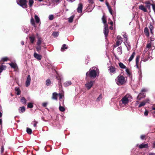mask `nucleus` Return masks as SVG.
<instances>
[{
  "mask_svg": "<svg viewBox=\"0 0 155 155\" xmlns=\"http://www.w3.org/2000/svg\"><path fill=\"white\" fill-rule=\"evenodd\" d=\"M8 60V58L7 57L3 58L2 59V61H6Z\"/></svg>",
  "mask_w": 155,
  "mask_h": 155,
  "instance_id": "49",
  "label": "nucleus"
},
{
  "mask_svg": "<svg viewBox=\"0 0 155 155\" xmlns=\"http://www.w3.org/2000/svg\"><path fill=\"white\" fill-rule=\"evenodd\" d=\"M108 71L109 72L111 75L114 74L116 73V69L114 67L110 66L108 67Z\"/></svg>",
  "mask_w": 155,
  "mask_h": 155,
  "instance_id": "7",
  "label": "nucleus"
},
{
  "mask_svg": "<svg viewBox=\"0 0 155 155\" xmlns=\"http://www.w3.org/2000/svg\"><path fill=\"white\" fill-rule=\"evenodd\" d=\"M54 18V16L53 15H50L49 16L48 19L50 20H52Z\"/></svg>",
  "mask_w": 155,
  "mask_h": 155,
  "instance_id": "45",
  "label": "nucleus"
},
{
  "mask_svg": "<svg viewBox=\"0 0 155 155\" xmlns=\"http://www.w3.org/2000/svg\"><path fill=\"white\" fill-rule=\"evenodd\" d=\"M140 56H137L136 58V65L135 66L137 68L139 69V67L138 66V64L139 62Z\"/></svg>",
  "mask_w": 155,
  "mask_h": 155,
  "instance_id": "16",
  "label": "nucleus"
},
{
  "mask_svg": "<svg viewBox=\"0 0 155 155\" xmlns=\"http://www.w3.org/2000/svg\"><path fill=\"white\" fill-rule=\"evenodd\" d=\"M149 147L148 144V143L144 144L143 143L139 146V147L140 149L143 148H147Z\"/></svg>",
  "mask_w": 155,
  "mask_h": 155,
  "instance_id": "14",
  "label": "nucleus"
},
{
  "mask_svg": "<svg viewBox=\"0 0 155 155\" xmlns=\"http://www.w3.org/2000/svg\"><path fill=\"white\" fill-rule=\"evenodd\" d=\"M29 5L30 7H31L34 3L33 0H29Z\"/></svg>",
  "mask_w": 155,
  "mask_h": 155,
  "instance_id": "35",
  "label": "nucleus"
},
{
  "mask_svg": "<svg viewBox=\"0 0 155 155\" xmlns=\"http://www.w3.org/2000/svg\"><path fill=\"white\" fill-rule=\"evenodd\" d=\"M145 135H142L140 136V138L141 139L143 140L144 139V138H145Z\"/></svg>",
  "mask_w": 155,
  "mask_h": 155,
  "instance_id": "57",
  "label": "nucleus"
},
{
  "mask_svg": "<svg viewBox=\"0 0 155 155\" xmlns=\"http://www.w3.org/2000/svg\"><path fill=\"white\" fill-rule=\"evenodd\" d=\"M117 40L116 41V46H115V47L120 45L123 41L122 38L120 35H118L117 36Z\"/></svg>",
  "mask_w": 155,
  "mask_h": 155,
  "instance_id": "8",
  "label": "nucleus"
},
{
  "mask_svg": "<svg viewBox=\"0 0 155 155\" xmlns=\"http://www.w3.org/2000/svg\"><path fill=\"white\" fill-rule=\"evenodd\" d=\"M67 45L65 44H64L63 45L62 47L61 48V50L62 51H63L64 49H67Z\"/></svg>",
  "mask_w": 155,
  "mask_h": 155,
  "instance_id": "37",
  "label": "nucleus"
},
{
  "mask_svg": "<svg viewBox=\"0 0 155 155\" xmlns=\"http://www.w3.org/2000/svg\"><path fill=\"white\" fill-rule=\"evenodd\" d=\"M15 91H16L17 92V91H20V90L19 89V88H15Z\"/></svg>",
  "mask_w": 155,
  "mask_h": 155,
  "instance_id": "60",
  "label": "nucleus"
},
{
  "mask_svg": "<svg viewBox=\"0 0 155 155\" xmlns=\"http://www.w3.org/2000/svg\"><path fill=\"white\" fill-rule=\"evenodd\" d=\"M33 122L35 123L33 124L34 126L35 127H36L37 124L38 123V122L36 121L35 120H34V121H33Z\"/></svg>",
  "mask_w": 155,
  "mask_h": 155,
  "instance_id": "51",
  "label": "nucleus"
},
{
  "mask_svg": "<svg viewBox=\"0 0 155 155\" xmlns=\"http://www.w3.org/2000/svg\"><path fill=\"white\" fill-rule=\"evenodd\" d=\"M58 95L59 96V99H61L63 98L64 97V95L62 94H58Z\"/></svg>",
  "mask_w": 155,
  "mask_h": 155,
  "instance_id": "50",
  "label": "nucleus"
},
{
  "mask_svg": "<svg viewBox=\"0 0 155 155\" xmlns=\"http://www.w3.org/2000/svg\"><path fill=\"white\" fill-rule=\"evenodd\" d=\"M21 101L24 104H26V100L24 97H22L21 98Z\"/></svg>",
  "mask_w": 155,
  "mask_h": 155,
  "instance_id": "39",
  "label": "nucleus"
},
{
  "mask_svg": "<svg viewBox=\"0 0 155 155\" xmlns=\"http://www.w3.org/2000/svg\"><path fill=\"white\" fill-rule=\"evenodd\" d=\"M147 103V102L143 101L141 102L139 105V107H140L142 106H144L145 105V104Z\"/></svg>",
  "mask_w": 155,
  "mask_h": 155,
  "instance_id": "38",
  "label": "nucleus"
},
{
  "mask_svg": "<svg viewBox=\"0 0 155 155\" xmlns=\"http://www.w3.org/2000/svg\"><path fill=\"white\" fill-rule=\"evenodd\" d=\"M31 81V78L30 75H28L27 78L25 82V86L26 87H28L30 85Z\"/></svg>",
  "mask_w": 155,
  "mask_h": 155,
  "instance_id": "10",
  "label": "nucleus"
},
{
  "mask_svg": "<svg viewBox=\"0 0 155 155\" xmlns=\"http://www.w3.org/2000/svg\"><path fill=\"white\" fill-rule=\"evenodd\" d=\"M132 99V97L129 94L124 96L120 101V106L121 107H124L128 105L129 101Z\"/></svg>",
  "mask_w": 155,
  "mask_h": 155,
  "instance_id": "2",
  "label": "nucleus"
},
{
  "mask_svg": "<svg viewBox=\"0 0 155 155\" xmlns=\"http://www.w3.org/2000/svg\"><path fill=\"white\" fill-rule=\"evenodd\" d=\"M25 109L24 107H20L18 109L19 112L20 113H23L25 111Z\"/></svg>",
  "mask_w": 155,
  "mask_h": 155,
  "instance_id": "17",
  "label": "nucleus"
},
{
  "mask_svg": "<svg viewBox=\"0 0 155 155\" xmlns=\"http://www.w3.org/2000/svg\"><path fill=\"white\" fill-rule=\"evenodd\" d=\"M148 111H147V110H145L144 112V115L145 116H147L148 115Z\"/></svg>",
  "mask_w": 155,
  "mask_h": 155,
  "instance_id": "54",
  "label": "nucleus"
},
{
  "mask_svg": "<svg viewBox=\"0 0 155 155\" xmlns=\"http://www.w3.org/2000/svg\"><path fill=\"white\" fill-rule=\"evenodd\" d=\"M152 110H154V111L153 112V113H155V108L154 107H152Z\"/></svg>",
  "mask_w": 155,
  "mask_h": 155,
  "instance_id": "63",
  "label": "nucleus"
},
{
  "mask_svg": "<svg viewBox=\"0 0 155 155\" xmlns=\"http://www.w3.org/2000/svg\"><path fill=\"white\" fill-rule=\"evenodd\" d=\"M9 64L12 68H16V65L15 64L13 63H9Z\"/></svg>",
  "mask_w": 155,
  "mask_h": 155,
  "instance_id": "36",
  "label": "nucleus"
},
{
  "mask_svg": "<svg viewBox=\"0 0 155 155\" xmlns=\"http://www.w3.org/2000/svg\"><path fill=\"white\" fill-rule=\"evenodd\" d=\"M149 28L150 30L151 34L153 35V26L151 25V23H150V25L149 27Z\"/></svg>",
  "mask_w": 155,
  "mask_h": 155,
  "instance_id": "21",
  "label": "nucleus"
},
{
  "mask_svg": "<svg viewBox=\"0 0 155 155\" xmlns=\"http://www.w3.org/2000/svg\"><path fill=\"white\" fill-rule=\"evenodd\" d=\"M107 8H108V9L109 11V12L112 15V10L110 6H109L107 7Z\"/></svg>",
  "mask_w": 155,
  "mask_h": 155,
  "instance_id": "48",
  "label": "nucleus"
},
{
  "mask_svg": "<svg viewBox=\"0 0 155 155\" xmlns=\"http://www.w3.org/2000/svg\"><path fill=\"white\" fill-rule=\"evenodd\" d=\"M147 91V90L145 89H143L141 90L142 92H146Z\"/></svg>",
  "mask_w": 155,
  "mask_h": 155,
  "instance_id": "61",
  "label": "nucleus"
},
{
  "mask_svg": "<svg viewBox=\"0 0 155 155\" xmlns=\"http://www.w3.org/2000/svg\"><path fill=\"white\" fill-rule=\"evenodd\" d=\"M139 8L143 11L144 12H146L147 10L145 8L143 5H141L139 6Z\"/></svg>",
  "mask_w": 155,
  "mask_h": 155,
  "instance_id": "22",
  "label": "nucleus"
},
{
  "mask_svg": "<svg viewBox=\"0 0 155 155\" xmlns=\"http://www.w3.org/2000/svg\"><path fill=\"white\" fill-rule=\"evenodd\" d=\"M102 95L101 94H100L99 96L97 98V100L98 101H100L102 99Z\"/></svg>",
  "mask_w": 155,
  "mask_h": 155,
  "instance_id": "46",
  "label": "nucleus"
},
{
  "mask_svg": "<svg viewBox=\"0 0 155 155\" xmlns=\"http://www.w3.org/2000/svg\"><path fill=\"white\" fill-rule=\"evenodd\" d=\"M29 38L30 40V41L31 43H33L35 40V37L33 36H32L29 37Z\"/></svg>",
  "mask_w": 155,
  "mask_h": 155,
  "instance_id": "34",
  "label": "nucleus"
},
{
  "mask_svg": "<svg viewBox=\"0 0 155 155\" xmlns=\"http://www.w3.org/2000/svg\"><path fill=\"white\" fill-rule=\"evenodd\" d=\"M145 3L147 4V6H148L149 7H150V3L149 2H146Z\"/></svg>",
  "mask_w": 155,
  "mask_h": 155,
  "instance_id": "52",
  "label": "nucleus"
},
{
  "mask_svg": "<svg viewBox=\"0 0 155 155\" xmlns=\"http://www.w3.org/2000/svg\"><path fill=\"white\" fill-rule=\"evenodd\" d=\"M152 7L153 10L155 11V5L152 4Z\"/></svg>",
  "mask_w": 155,
  "mask_h": 155,
  "instance_id": "59",
  "label": "nucleus"
},
{
  "mask_svg": "<svg viewBox=\"0 0 155 155\" xmlns=\"http://www.w3.org/2000/svg\"><path fill=\"white\" fill-rule=\"evenodd\" d=\"M151 45L150 43L148 44L147 45V48H146L145 50L143 52V53L142 56V61H146L147 60V59L145 58L146 54V52L147 51V48H150Z\"/></svg>",
  "mask_w": 155,
  "mask_h": 155,
  "instance_id": "5",
  "label": "nucleus"
},
{
  "mask_svg": "<svg viewBox=\"0 0 155 155\" xmlns=\"http://www.w3.org/2000/svg\"><path fill=\"white\" fill-rule=\"evenodd\" d=\"M135 54V52H133L132 53V54H131V55L129 59L128 60L129 62L133 60V58H134V57Z\"/></svg>",
  "mask_w": 155,
  "mask_h": 155,
  "instance_id": "27",
  "label": "nucleus"
},
{
  "mask_svg": "<svg viewBox=\"0 0 155 155\" xmlns=\"http://www.w3.org/2000/svg\"><path fill=\"white\" fill-rule=\"evenodd\" d=\"M35 18L36 21V22L37 23H40V19L39 17L37 15H35Z\"/></svg>",
  "mask_w": 155,
  "mask_h": 155,
  "instance_id": "23",
  "label": "nucleus"
},
{
  "mask_svg": "<svg viewBox=\"0 0 155 155\" xmlns=\"http://www.w3.org/2000/svg\"><path fill=\"white\" fill-rule=\"evenodd\" d=\"M27 107L28 108H32L33 107L32 103H29L28 104Z\"/></svg>",
  "mask_w": 155,
  "mask_h": 155,
  "instance_id": "42",
  "label": "nucleus"
},
{
  "mask_svg": "<svg viewBox=\"0 0 155 155\" xmlns=\"http://www.w3.org/2000/svg\"><path fill=\"white\" fill-rule=\"evenodd\" d=\"M152 147L153 148H155V141L153 143Z\"/></svg>",
  "mask_w": 155,
  "mask_h": 155,
  "instance_id": "55",
  "label": "nucleus"
},
{
  "mask_svg": "<svg viewBox=\"0 0 155 155\" xmlns=\"http://www.w3.org/2000/svg\"><path fill=\"white\" fill-rule=\"evenodd\" d=\"M71 84V81H68L64 83V87H67L68 86L70 85Z\"/></svg>",
  "mask_w": 155,
  "mask_h": 155,
  "instance_id": "18",
  "label": "nucleus"
},
{
  "mask_svg": "<svg viewBox=\"0 0 155 155\" xmlns=\"http://www.w3.org/2000/svg\"><path fill=\"white\" fill-rule=\"evenodd\" d=\"M88 1L90 3L93 4L94 3L93 0H88Z\"/></svg>",
  "mask_w": 155,
  "mask_h": 155,
  "instance_id": "56",
  "label": "nucleus"
},
{
  "mask_svg": "<svg viewBox=\"0 0 155 155\" xmlns=\"http://www.w3.org/2000/svg\"><path fill=\"white\" fill-rule=\"evenodd\" d=\"M123 36L124 37V40L125 41H127V35L126 33H124L123 35Z\"/></svg>",
  "mask_w": 155,
  "mask_h": 155,
  "instance_id": "44",
  "label": "nucleus"
},
{
  "mask_svg": "<svg viewBox=\"0 0 155 155\" xmlns=\"http://www.w3.org/2000/svg\"><path fill=\"white\" fill-rule=\"evenodd\" d=\"M34 56L35 58L38 60H40L41 59L42 57L41 55L38 54L35 52L34 53Z\"/></svg>",
  "mask_w": 155,
  "mask_h": 155,
  "instance_id": "13",
  "label": "nucleus"
},
{
  "mask_svg": "<svg viewBox=\"0 0 155 155\" xmlns=\"http://www.w3.org/2000/svg\"><path fill=\"white\" fill-rule=\"evenodd\" d=\"M99 71L97 67H94L91 68L87 72L86 75L90 78H95L97 76H98Z\"/></svg>",
  "mask_w": 155,
  "mask_h": 155,
  "instance_id": "1",
  "label": "nucleus"
},
{
  "mask_svg": "<svg viewBox=\"0 0 155 155\" xmlns=\"http://www.w3.org/2000/svg\"><path fill=\"white\" fill-rule=\"evenodd\" d=\"M20 94V91H17V95H19Z\"/></svg>",
  "mask_w": 155,
  "mask_h": 155,
  "instance_id": "64",
  "label": "nucleus"
},
{
  "mask_svg": "<svg viewBox=\"0 0 155 155\" xmlns=\"http://www.w3.org/2000/svg\"><path fill=\"white\" fill-rule=\"evenodd\" d=\"M51 82L50 79H47L46 81V85L47 86H49L51 85Z\"/></svg>",
  "mask_w": 155,
  "mask_h": 155,
  "instance_id": "32",
  "label": "nucleus"
},
{
  "mask_svg": "<svg viewBox=\"0 0 155 155\" xmlns=\"http://www.w3.org/2000/svg\"><path fill=\"white\" fill-rule=\"evenodd\" d=\"M102 21L103 23L105 24H107L106 23V17L104 16V15H103L102 18Z\"/></svg>",
  "mask_w": 155,
  "mask_h": 155,
  "instance_id": "33",
  "label": "nucleus"
},
{
  "mask_svg": "<svg viewBox=\"0 0 155 155\" xmlns=\"http://www.w3.org/2000/svg\"><path fill=\"white\" fill-rule=\"evenodd\" d=\"M145 93H140L137 97V99L140 100L142 98L145 97Z\"/></svg>",
  "mask_w": 155,
  "mask_h": 155,
  "instance_id": "12",
  "label": "nucleus"
},
{
  "mask_svg": "<svg viewBox=\"0 0 155 155\" xmlns=\"http://www.w3.org/2000/svg\"><path fill=\"white\" fill-rule=\"evenodd\" d=\"M52 35L55 37H57L58 35V32H54L52 33Z\"/></svg>",
  "mask_w": 155,
  "mask_h": 155,
  "instance_id": "43",
  "label": "nucleus"
},
{
  "mask_svg": "<svg viewBox=\"0 0 155 155\" xmlns=\"http://www.w3.org/2000/svg\"><path fill=\"white\" fill-rule=\"evenodd\" d=\"M27 0H17V4L24 8L27 7Z\"/></svg>",
  "mask_w": 155,
  "mask_h": 155,
  "instance_id": "4",
  "label": "nucleus"
},
{
  "mask_svg": "<svg viewBox=\"0 0 155 155\" xmlns=\"http://www.w3.org/2000/svg\"><path fill=\"white\" fill-rule=\"evenodd\" d=\"M82 4L81 3H79L78 4V7L77 9V12L79 13H81L82 12Z\"/></svg>",
  "mask_w": 155,
  "mask_h": 155,
  "instance_id": "11",
  "label": "nucleus"
},
{
  "mask_svg": "<svg viewBox=\"0 0 155 155\" xmlns=\"http://www.w3.org/2000/svg\"><path fill=\"white\" fill-rule=\"evenodd\" d=\"M94 83V81H87L85 84V86L87 89L89 90L92 87Z\"/></svg>",
  "mask_w": 155,
  "mask_h": 155,
  "instance_id": "6",
  "label": "nucleus"
},
{
  "mask_svg": "<svg viewBox=\"0 0 155 155\" xmlns=\"http://www.w3.org/2000/svg\"><path fill=\"white\" fill-rule=\"evenodd\" d=\"M4 150V147L2 146V147H1V153H3V152Z\"/></svg>",
  "mask_w": 155,
  "mask_h": 155,
  "instance_id": "58",
  "label": "nucleus"
},
{
  "mask_svg": "<svg viewBox=\"0 0 155 155\" xmlns=\"http://www.w3.org/2000/svg\"><path fill=\"white\" fill-rule=\"evenodd\" d=\"M124 43L126 46L127 47L128 50H130V43H128V42H127V41H126L124 42Z\"/></svg>",
  "mask_w": 155,
  "mask_h": 155,
  "instance_id": "19",
  "label": "nucleus"
},
{
  "mask_svg": "<svg viewBox=\"0 0 155 155\" xmlns=\"http://www.w3.org/2000/svg\"><path fill=\"white\" fill-rule=\"evenodd\" d=\"M59 109L61 111L63 112L65 111V109L64 107L61 106H60L59 107Z\"/></svg>",
  "mask_w": 155,
  "mask_h": 155,
  "instance_id": "41",
  "label": "nucleus"
},
{
  "mask_svg": "<svg viewBox=\"0 0 155 155\" xmlns=\"http://www.w3.org/2000/svg\"><path fill=\"white\" fill-rule=\"evenodd\" d=\"M75 16L74 15H73L71 16L69 18H68V21L69 22L71 23L73 21V19Z\"/></svg>",
  "mask_w": 155,
  "mask_h": 155,
  "instance_id": "30",
  "label": "nucleus"
},
{
  "mask_svg": "<svg viewBox=\"0 0 155 155\" xmlns=\"http://www.w3.org/2000/svg\"><path fill=\"white\" fill-rule=\"evenodd\" d=\"M31 23L32 25L34 27H35V24L33 18L32 17L31 19Z\"/></svg>",
  "mask_w": 155,
  "mask_h": 155,
  "instance_id": "31",
  "label": "nucleus"
},
{
  "mask_svg": "<svg viewBox=\"0 0 155 155\" xmlns=\"http://www.w3.org/2000/svg\"><path fill=\"white\" fill-rule=\"evenodd\" d=\"M119 65L120 67L122 69H126V66L121 62L119 63Z\"/></svg>",
  "mask_w": 155,
  "mask_h": 155,
  "instance_id": "29",
  "label": "nucleus"
},
{
  "mask_svg": "<svg viewBox=\"0 0 155 155\" xmlns=\"http://www.w3.org/2000/svg\"><path fill=\"white\" fill-rule=\"evenodd\" d=\"M117 51L118 54L120 55L122 53V48L121 47L117 48Z\"/></svg>",
  "mask_w": 155,
  "mask_h": 155,
  "instance_id": "24",
  "label": "nucleus"
},
{
  "mask_svg": "<svg viewBox=\"0 0 155 155\" xmlns=\"http://www.w3.org/2000/svg\"><path fill=\"white\" fill-rule=\"evenodd\" d=\"M149 155H155V153H149Z\"/></svg>",
  "mask_w": 155,
  "mask_h": 155,
  "instance_id": "62",
  "label": "nucleus"
},
{
  "mask_svg": "<svg viewBox=\"0 0 155 155\" xmlns=\"http://www.w3.org/2000/svg\"><path fill=\"white\" fill-rule=\"evenodd\" d=\"M41 46H40V45H38L37 47L36 48V49L37 51L38 52H40V51L41 50Z\"/></svg>",
  "mask_w": 155,
  "mask_h": 155,
  "instance_id": "47",
  "label": "nucleus"
},
{
  "mask_svg": "<svg viewBox=\"0 0 155 155\" xmlns=\"http://www.w3.org/2000/svg\"><path fill=\"white\" fill-rule=\"evenodd\" d=\"M22 30L25 32L27 33L28 32L29 30L26 26H23L22 28Z\"/></svg>",
  "mask_w": 155,
  "mask_h": 155,
  "instance_id": "28",
  "label": "nucleus"
},
{
  "mask_svg": "<svg viewBox=\"0 0 155 155\" xmlns=\"http://www.w3.org/2000/svg\"><path fill=\"white\" fill-rule=\"evenodd\" d=\"M27 133L29 134H30L32 133V130L31 129L28 128H27Z\"/></svg>",
  "mask_w": 155,
  "mask_h": 155,
  "instance_id": "40",
  "label": "nucleus"
},
{
  "mask_svg": "<svg viewBox=\"0 0 155 155\" xmlns=\"http://www.w3.org/2000/svg\"><path fill=\"white\" fill-rule=\"evenodd\" d=\"M144 32L145 34H146V35L147 36V37L149 36V30H148V28H147L146 27L145 28L144 30Z\"/></svg>",
  "mask_w": 155,
  "mask_h": 155,
  "instance_id": "20",
  "label": "nucleus"
},
{
  "mask_svg": "<svg viewBox=\"0 0 155 155\" xmlns=\"http://www.w3.org/2000/svg\"><path fill=\"white\" fill-rule=\"evenodd\" d=\"M48 104V103L47 102H45L42 104V105L44 107H46Z\"/></svg>",
  "mask_w": 155,
  "mask_h": 155,
  "instance_id": "53",
  "label": "nucleus"
},
{
  "mask_svg": "<svg viewBox=\"0 0 155 155\" xmlns=\"http://www.w3.org/2000/svg\"><path fill=\"white\" fill-rule=\"evenodd\" d=\"M104 34L106 37L107 36L109 33V30L107 24L104 25Z\"/></svg>",
  "mask_w": 155,
  "mask_h": 155,
  "instance_id": "9",
  "label": "nucleus"
},
{
  "mask_svg": "<svg viewBox=\"0 0 155 155\" xmlns=\"http://www.w3.org/2000/svg\"><path fill=\"white\" fill-rule=\"evenodd\" d=\"M58 94L56 92L53 93L52 94V98L53 100H57L58 97Z\"/></svg>",
  "mask_w": 155,
  "mask_h": 155,
  "instance_id": "15",
  "label": "nucleus"
},
{
  "mask_svg": "<svg viewBox=\"0 0 155 155\" xmlns=\"http://www.w3.org/2000/svg\"><path fill=\"white\" fill-rule=\"evenodd\" d=\"M115 81L117 84L118 85H121L124 84L126 82V80L125 78L120 75H119L116 79Z\"/></svg>",
  "mask_w": 155,
  "mask_h": 155,
  "instance_id": "3",
  "label": "nucleus"
},
{
  "mask_svg": "<svg viewBox=\"0 0 155 155\" xmlns=\"http://www.w3.org/2000/svg\"><path fill=\"white\" fill-rule=\"evenodd\" d=\"M38 39L37 45H40L42 42V39L39 37H38Z\"/></svg>",
  "mask_w": 155,
  "mask_h": 155,
  "instance_id": "25",
  "label": "nucleus"
},
{
  "mask_svg": "<svg viewBox=\"0 0 155 155\" xmlns=\"http://www.w3.org/2000/svg\"><path fill=\"white\" fill-rule=\"evenodd\" d=\"M2 65L0 67V73H1L3 70H5L6 68V66L2 65L3 63H2Z\"/></svg>",
  "mask_w": 155,
  "mask_h": 155,
  "instance_id": "26",
  "label": "nucleus"
}]
</instances>
